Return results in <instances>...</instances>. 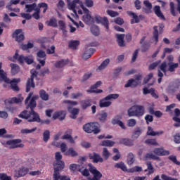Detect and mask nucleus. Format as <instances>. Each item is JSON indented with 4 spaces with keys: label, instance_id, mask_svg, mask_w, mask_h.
<instances>
[{
    "label": "nucleus",
    "instance_id": "obj_8",
    "mask_svg": "<svg viewBox=\"0 0 180 180\" xmlns=\"http://www.w3.org/2000/svg\"><path fill=\"white\" fill-rule=\"evenodd\" d=\"M32 75L29 78L26 83V92H30L32 88H34L36 85L34 84V77H37V71L34 70H31Z\"/></svg>",
    "mask_w": 180,
    "mask_h": 180
},
{
    "label": "nucleus",
    "instance_id": "obj_54",
    "mask_svg": "<svg viewBox=\"0 0 180 180\" xmlns=\"http://www.w3.org/2000/svg\"><path fill=\"white\" fill-rule=\"evenodd\" d=\"M37 130V127L32 128V129H22L20 131L22 134H29L30 133H33V131H36Z\"/></svg>",
    "mask_w": 180,
    "mask_h": 180
},
{
    "label": "nucleus",
    "instance_id": "obj_2",
    "mask_svg": "<svg viewBox=\"0 0 180 180\" xmlns=\"http://www.w3.org/2000/svg\"><path fill=\"white\" fill-rule=\"evenodd\" d=\"M129 117H133L136 116V117H141L146 113V108L143 105H134L131 106L127 110Z\"/></svg>",
    "mask_w": 180,
    "mask_h": 180
},
{
    "label": "nucleus",
    "instance_id": "obj_60",
    "mask_svg": "<svg viewBox=\"0 0 180 180\" xmlns=\"http://www.w3.org/2000/svg\"><path fill=\"white\" fill-rule=\"evenodd\" d=\"M168 160H169L170 161H172L173 163L175 164L176 165H180V162L178 161V160L176 159V156L175 155L169 156Z\"/></svg>",
    "mask_w": 180,
    "mask_h": 180
},
{
    "label": "nucleus",
    "instance_id": "obj_3",
    "mask_svg": "<svg viewBox=\"0 0 180 180\" xmlns=\"http://www.w3.org/2000/svg\"><path fill=\"white\" fill-rule=\"evenodd\" d=\"M68 7L70 11H73L77 17H78L77 9H79V8H82V11L85 15L89 13V10H88V8L84 6V3L79 0H74L72 2L69 3Z\"/></svg>",
    "mask_w": 180,
    "mask_h": 180
},
{
    "label": "nucleus",
    "instance_id": "obj_22",
    "mask_svg": "<svg viewBox=\"0 0 180 180\" xmlns=\"http://www.w3.org/2000/svg\"><path fill=\"white\" fill-rule=\"evenodd\" d=\"M65 111L64 110H60L56 111L53 115V119L56 120V119H59V120H64L65 119Z\"/></svg>",
    "mask_w": 180,
    "mask_h": 180
},
{
    "label": "nucleus",
    "instance_id": "obj_51",
    "mask_svg": "<svg viewBox=\"0 0 180 180\" xmlns=\"http://www.w3.org/2000/svg\"><path fill=\"white\" fill-rule=\"evenodd\" d=\"M91 32L94 36H99V27L97 25L91 26Z\"/></svg>",
    "mask_w": 180,
    "mask_h": 180
},
{
    "label": "nucleus",
    "instance_id": "obj_33",
    "mask_svg": "<svg viewBox=\"0 0 180 180\" xmlns=\"http://www.w3.org/2000/svg\"><path fill=\"white\" fill-rule=\"evenodd\" d=\"M167 65V71H169V72H175V70L179 67V64L175 63H168Z\"/></svg>",
    "mask_w": 180,
    "mask_h": 180
},
{
    "label": "nucleus",
    "instance_id": "obj_47",
    "mask_svg": "<svg viewBox=\"0 0 180 180\" xmlns=\"http://www.w3.org/2000/svg\"><path fill=\"white\" fill-rule=\"evenodd\" d=\"M78 46H79V41H70L69 42V47L72 49V50H77Z\"/></svg>",
    "mask_w": 180,
    "mask_h": 180
},
{
    "label": "nucleus",
    "instance_id": "obj_12",
    "mask_svg": "<svg viewBox=\"0 0 180 180\" xmlns=\"http://www.w3.org/2000/svg\"><path fill=\"white\" fill-rule=\"evenodd\" d=\"M94 19L96 22V23H101L104 27H105L107 32L109 30V20H108L107 17L102 18L101 16L98 15V14H96L94 15Z\"/></svg>",
    "mask_w": 180,
    "mask_h": 180
},
{
    "label": "nucleus",
    "instance_id": "obj_14",
    "mask_svg": "<svg viewBox=\"0 0 180 180\" xmlns=\"http://www.w3.org/2000/svg\"><path fill=\"white\" fill-rule=\"evenodd\" d=\"M46 52L43 50H39L37 53V60L42 67L46 65Z\"/></svg>",
    "mask_w": 180,
    "mask_h": 180
},
{
    "label": "nucleus",
    "instance_id": "obj_49",
    "mask_svg": "<svg viewBox=\"0 0 180 180\" xmlns=\"http://www.w3.org/2000/svg\"><path fill=\"white\" fill-rule=\"evenodd\" d=\"M134 163V154L129 153L127 155L128 165H132Z\"/></svg>",
    "mask_w": 180,
    "mask_h": 180
},
{
    "label": "nucleus",
    "instance_id": "obj_5",
    "mask_svg": "<svg viewBox=\"0 0 180 180\" xmlns=\"http://www.w3.org/2000/svg\"><path fill=\"white\" fill-rule=\"evenodd\" d=\"M119 94H109L99 101L100 108H109L112 105V102L109 101L110 99H117Z\"/></svg>",
    "mask_w": 180,
    "mask_h": 180
},
{
    "label": "nucleus",
    "instance_id": "obj_48",
    "mask_svg": "<svg viewBox=\"0 0 180 180\" xmlns=\"http://www.w3.org/2000/svg\"><path fill=\"white\" fill-rule=\"evenodd\" d=\"M20 2V0H11L10 3L6 5V8L8 11H12V5H18Z\"/></svg>",
    "mask_w": 180,
    "mask_h": 180
},
{
    "label": "nucleus",
    "instance_id": "obj_6",
    "mask_svg": "<svg viewBox=\"0 0 180 180\" xmlns=\"http://www.w3.org/2000/svg\"><path fill=\"white\" fill-rule=\"evenodd\" d=\"M98 44L95 42H92L89 44V46H85L84 48V52L82 55L83 60H88V58H91L92 57V55L96 51L95 49L91 48V47H96Z\"/></svg>",
    "mask_w": 180,
    "mask_h": 180
},
{
    "label": "nucleus",
    "instance_id": "obj_58",
    "mask_svg": "<svg viewBox=\"0 0 180 180\" xmlns=\"http://www.w3.org/2000/svg\"><path fill=\"white\" fill-rule=\"evenodd\" d=\"M98 119L100 122L105 123V122H106V119H108V112H103L101 114H100Z\"/></svg>",
    "mask_w": 180,
    "mask_h": 180
},
{
    "label": "nucleus",
    "instance_id": "obj_62",
    "mask_svg": "<svg viewBox=\"0 0 180 180\" xmlns=\"http://www.w3.org/2000/svg\"><path fill=\"white\" fill-rule=\"evenodd\" d=\"M107 13L110 16V18H116V16H119V13L117 11H113L112 10H107Z\"/></svg>",
    "mask_w": 180,
    "mask_h": 180
},
{
    "label": "nucleus",
    "instance_id": "obj_50",
    "mask_svg": "<svg viewBox=\"0 0 180 180\" xmlns=\"http://www.w3.org/2000/svg\"><path fill=\"white\" fill-rule=\"evenodd\" d=\"M145 143L148 146H158L155 139H148L145 141Z\"/></svg>",
    "mask_w": 180,
    "mask_h": 180
},
{
    "label": "nucleus",
    "instance_id": "obj_53",
    "mask_svg": "<svg viewBox=\"0 0 180 180\" xmlns=\"http://www.w3.org/2000/svg\"><path fill=\"white\" fill-rule=\"evenodd\" d=\"M50 140V131L49 130H45L43 133V141L45 143H47Z\"/></svg>",
    "mask_w": 180,
    "mask_h": 180
},
{
    "label": "nucleus",
    "instance_id": "obj_11",
    "mask_svg": "<svg viewBox=\"0 0 180 180\" xmlns=\"http://www.w3.org/2000/svg\"><path fill=\"white\" fill-rule=\"evenodd\" d=\"M22 32L23 30L22 29H17L12 34L13 39H15L18 43H22L25 40V34Z\"/></svg>",
    "mask_w": 180,
    "mask_h": 180
},
{
    "label": "nucleus",
    "instance_id": "obj_45",
    "mask_svg": "<svg viewBox=\"0 0 180 180\" xmlns=\"http://www.w3.org/2000/svg\"><path fill=\"white\" fill-rule=\"evenodd\" d=\"M39 96L42 101H49V94L43 89L39 91Z\"/></svg>",
    "mask_w": 180,
    "mask_h": 180
},
{
    "label": "nucleus",
    "instance_id": "obj_15",
    "mask_svg": "<svg viewBox=\"0 0 180 180\" xmlns=\"http://www.w3.org/2000/svg\"><path fill=\"white\" fill-rule=\"evenodd\" d=\"M153 153L157 157H165L167 155H169V150H167L162 147L156 148L153 149Z\"/></svg>",
    "mask_w": 180,
    "mask_h": 180
},
{
    "label": "nucleus",
    "instance_id": "obj_1",
    "mask_svg": "<svg viewBox=\"0 0 180 180\" xmlns=\"http://www.w3.org/2000/svg\"><path fill=\"white\" fill-rule=\"evenodd\" d=\"M39 98L38 96H33L30 103L27 105V109H30V111L24 110L18 115V117L21 119H25L28 122V123H33L36 122L37 123H40L41 122V119L40 118V115L34 111V108L37 106V103H36V100Z\"/></svg>",
    "mask_w": 180,
    "mask_h": 180
},
{
    "label": "nucleus",
    "instance_id": "obj_64",
    "mask_svg": "<svg viewBox=\"0 0 180 180\" xmlns=\"http://www.w3.org/2000/svg\"><path fill=\"white\" fill-rule=\"evenodd\" d=\"M0 179L1 180H12V177H11V176H8L5 173H0Z\"/></svg>",
    "mask_w": 180,
    "mask_h": 180
},
{
    "label": "nucleus",
    "instance_id": "obj_4",
    "mask_svg": "<svg viewBox=\"0 0 180 180\" xmlns=\"http://www.w3.org/2000/svg\"><path fill=\"white\" fill-rule=\"evenodd\" d=\"M83 130H84L86 133H94V134L101 133V129H99V123L98 122H89L85 124L83 126Z\"/></svg>",
    "mask_w": 180,
    "mask_h": 180
},
{
    "label": "nucleus",
    "instance_id": "obj_61",
    "mask_svg": "<svg viewBox=\"0 0 180 180\" xmlns=\"http://www.w3.org/2000/svg\"><path fill=\"white\" fill-rule=\"evenodd\" d=\"M32 16L34 19H36V20H39V19H40V9L39 8H36L35 12Z\"/></svg>",
    "mask_w": 180,
    "mask_h": 180
},
{
    "label": "nucleus",
    "instance_id": "obj_9",
    "mask_svg": "<svg viewBox=\"0 0 180 180\" xmlns=\"http://www.w3.org/2000/svg\"><path fill=\"white\" fill-rule=\"evenodd\" d=\"M140 81H141V75H137L135 76V79H130L127 81L124 85V88H136Z\"/></svg>",
    "mask_w": 180,
    "mask_h": 180
},
{
    "label": "nucleus",
    "instance_id": "obj_10",
    "mask_svg": "<svg viewBox=\"0 0 180 180\" xmlns=\"http://www.w3.org/2000/svg\"><path fill=\"white\" fill-rule=\"evenodd\" d=\"M22 143V139H13L10 141H7L6 144L7 146H9V148L13 149V148H23L25 147V145Z\"/></svg>",
    "mask_w": 180,
    "mask_h": 180
},
{
    "label": "nucleus",
    "instance_id": "obj_20",
    "mask_svg": "<svg viewBox=\"0 0 180 180\" xmlns=\"http://www.w3.org/2000/svg\"><path fill=\"white\" fill-rule=\"evenodd\" d=\"M119 143L120 144H123L127 147H131L134 146V141H133V139L129 138H121L119 139Z\"/></svg>",
    "mask_w": 180,
    "mask_h": 180
},
{
    "label": "nucleus",
    "instance_id": "obj_35",
    "mask_svg": "<svg viewBox=\"0 0 180 180\" xmlns=\"http://www.w3.org/2000/svg\"><path fill=\"white\" fill-rule=\"evenodd\" d=\"M53 166H54V169L56 171L60 172V171H62V169H64L65 165L64 162L58 161V162H56V163L54 164Z\"/></svg>",
    "mask_w": 180,
    "mask_h": 180
},
{
    "label": "nucleus",
    "instance_id": "obj_59",
    "mask_svg": "<svg viewBox=\"0 0 180 180\" xmlns=\"http://www.w3.org/2000/svg\"><path fill=\"white\" fill-rule=\"evenodd\" d=\"M102 155L105 160H108L109 157H110V153H109V150H108V148H103Z\"/></svg>",
    "mask_w": 180,
    "mask_h": 180
},
{
    "label": "nucleus",
    "instance_id": "obj_13",
    "mask_svg": "<svg viewBox=\"0 0 180 180\" xmlns=\"http://www.w3.org/2000/svg\"><path fill=\"white\" fill-rule=\"evenodd\" d=\"M89 172L93 174V177L89 178V180H101V178H102V173L96 169L94 166H90Z\"/></svg>",
    "mask_w": 180,
    "mask_h": 180
},
{
    "label": "nucleus",
    "instance_id": "obj_32",
    "mask_svg": "<svg viewBox=\"0 0 180 180\" xmlns=\"http://www.w3.org/2000/svg\"><path fill=\"white\" fill-rule=\"evenodd\" d=\"M146 160H153L155 161H161V158L153 154L152 153H148L145 155Z\"/></svg>",
    "mask_w": 180,
    "mask_h": 180
},
{
    "label": "nucleus",
    "instance_id": "obj_26",
    "mask_svg": "<svg viewBox=\"0 0 180 180\" xmlns=\"http://www.w3.org/2000/svg\"><path fill=\"white\" fill-rule=\"evenodd\" d=\"M146 37L143 36L141 40H140V44H143L142 45V53H146V51H147V50H148V49H150V43L148 42H144V41L146 40Z\"/></svg>",
    "mask_w": 180,
    "mask_h": 180
},
{
    "label": "nucleus",
    "instance_id": "obj_34",
    "mask_svg": "<svg viewBox=\"0 0 180 180\" xmlns=\"http://www.w3.org/2000/svg\"><path fill=\"white\" fill-rule=\"evenodd\" d=\"M160 134H164V131H154L151 127H148L147 135L148 136H160Z\"/></svg>",
    "mask_w": 180,
    "mask_h": 180
},
{
    "label": "nucleus",
    "instance_id": "obj_37",
    "mask_svg": "<svg viewBox=\"0 0 180 180\" xmlns=\"http://www.w3.org/2000/svg\"><path fill=\"white\" fill-rule=\"evenodd\" d=\"M68 110L71 113V119H77V115L79 113V109L73 108L72 110H71V107H68Z\"/></svg>",
    "mask_w": 180,
    "mask_h": 180
},
{
    "label": "nucleus",
    "instance_id": "obj_36",
    "mask_svg": "<svg viewBox=\"0 0 180 180\" xmlns=\"http://www.w3.org/2000/svg\"><path fill=\"white\" fill-rule=\"evenodd\" d=\"M64 155H68V157H77L78 153H77L73 148H70L65 152Z\"/></svg>",
    "mask_w": 180,
    "mask_h": 180
},
{
    "label": "nucleus",
    "instance_id": "obj_52",
    "mask_svg": "<svg viewBox=\"0 0 180 180\" xmlns=\"http://www.w3.org/2000/svg\"><path fill=\"white\" fill-rule=\"evenodd\" d=\"M110 63V60L109 58L105 59L104 61L102 62L101 65L98 66V70H105L108 65Z\"/></svg>",
    "mask_w": 180,
    "mask_h": 180
},
{
    "label": "nucleus",
    "instance_id": "obj_57",
    "mask_svg": "<svg viewBox=\"0 0 180 180\" xmlns=\"http://www.w3.org/2000/svg\"><path fill=\"white\" fill-rule=\"evenodd\" d=\"M170 13L172 16H176V12L175 11V4L174 2H170Z\"/></svg>",
    "mask_w": 180,
    "mask_h": 180
},
{
    "label": "nucleus",
    "instance_id": "obj_56",
    "mask_svg": "<svg viewBox=\"0 0 180 180\" xmlns=\"http://www.w3.org/2000/svg\"><path fill=\"white\" fill-rule=\"evenodd\" d=\"M34 45L32 43L28 42L27 44H21L20 48L22 50H29V49H33Z\"/></svg>",
    "mask_w": 180,
    "mask_h": 180
},
{
    "label": "nucleus",
    "instance_id": "obj_30",
    "mask_svg": "<svg viewBox=\"0 0 180 180\" xmlns=\"http://www.w3.org/2000/svg\"><path fill=\"white\" fill-rule=\"evenodd\" d=\"M10 67L11 68V72L12 75H16L20 71V67L18 64L11 63Z\"/></svg>",
    "mask_w": 180,
    "mask_h": 180
},
{
    "label": "nucleus",
    "instance_id": "obj_16",
    "mask_svg": "<svg viewBox=\"0 0 180 180\" xmlns=\"http://www.w3.org/2000/svg\"><path fill=\"white\" fill-rule=\"evenodd\" d=\"M101 85H102V82L98 81L94 85L91 86L90 89L87 90V92L89 94H102L103 91L102 89H98Z\"/></svg>",
    "mask_w": 180,
    "mask_h": 180
},
{
    "label": "nucleus",
    "instance_id": "obj_40",
    "mask_svg": "<svg viewBox=\"0 0 180 180\" xmlns=\"http://www.w3.org/2000/svg\"><path fill=\"white\" fill-rule=\"evenodd\" d=\"M147 169L144 170V172H148V175H151V174H154V167H153V163L151 162H146Z\"/></svg>",
    "mask_w": 180,
    "mask_h": 180
},
{
    "label": "nucleus",
    "instance_id": "obj_38",
    "mask_svg": "<svg viewBox=\"0 0 180 180\" xmlns=\"http://www.w3.org/2000/svg\"><path fill=\"white\" fill-rule=\"evenodd\" d=\"M67 64H68V60L62 59L55 63V67L56 68H63V67L67 65Z\"/></svg>",
    "mask_w": 180,
    "mask_h": 180
},
{
    "label": "nucleus",
    "instance_id": "obj_27",
    "mask_svg": "<svg viewBox=\"0 0 180 180\" xmlns=\"http://www.w3.org/2000/svg\"><path fill=\"white\" fill-rule=\"evenodd\" d=\"M117 41L120 47H124V34H116Z\"/></svg>",
    "mask_w": 180,
    "mask_h": 180
},
{
    "label": "nucleus",
    "instance_id": "obj_19",
    "mask_svg": "<svg viewBox=\"0 0 180 180\" xmlns=\"http://www.w3.org/2000/svg\"><path fill=\"white\" fill-rule=\"evenodd\" d=\"M20 81V79H13L11 81L9 80V82H6V84H11V88L12 90H13L15 92H18L19 91V86H18V84H19V82Z\"/></svg>",
    "mask_w": 180,
    "mask_h": 180
},
{
    "label": "nucleus",
    "instance_id": "obj_29",
    "mask_svg": "<svg viewBox=\"0 0 180 180\" xmlns=\"http://www.w3.org/2000/svg\"><path fill=\"white\" fill-rule=\"evenodd\" d=\"M0 79L4 82H9V78L6 77V72L2 70V63H0Z\"/></svg>",
    "mask_w": 180,
    "mask_h": 180
},
{
    "label": "nucleus",
    "instance_id": "obj_55",
    "mask_svg": "<svg viewBox=\"0 0 180 180\" xmlns=\"http://www.w3.org/2000/svg\"><path fill=\"white\" fill-rule=\"evenodd\" d=\"M63 103H65L66 105H68V108H70V106H77V105H78V102L72 101L70 100H64L63 101Z\"/></svg>",
    "mask_w": 180,
    "mask_h": 180
},
{
    "label": "nucleus",
    "instance_id": "obj_44",
    "mask_svg": "<svg viewBox=\"0 0 180 180\" xmlns=\"http://www.w3.org/2000/svg\"><path fill=\"white\" fill-rule=\"evenodd\" d=\"M115 168H119L120 169H122V171H124V172H126V171H127V167H126V165H124V162H123L115 164Z\"/></svg>",
    "mask_w": 180,
    "mask_h": 180
},
{
    "label": "nucleus",
    "instance_id": "obj_25",
    "mask_svg": "<svg viewBox=\"0 0 180 180\" xmlns=\"http://www.w3.org/2000/svg\"><path fill=\"white\" fill-rule=\"evenodd\" d=\"M154 13L155 15L159 18V19L161 20H165V16L164 14H162V12L161 11V7H160V6H155L154 7Z\"/></svg>",
    "mask_w": 180,
    "mask_h": 180
},
{
    "label": "nucleus",
    "instance_id": "obj_42",
    "mask_svg": "<svg viewBox=\"0 0 180 180\" xmlns=\"http://www.w3.org/2000/svg\"><path fill=\"white\" fill-rule=\"evenodd\" d=\"M46 24L51 27H58V24H57V19L55 18H50V20L46 22Z\"/></svg>",
    "mask_w": 180,
    "mask_h": 180
},
{
    "label": "nucleus",
    "instance_id": "obj_18",
    "mask_svg": "<svg viewBox=\"0 0 180 180\" xmlns=\"http://www.w3.org/2000/svg\"><path fill=\"white\" fill-rule=\"evenodd\" d=\"M89 160H92L94 164H98V162H103V158L101 157V155L96 153L89 154Z\"/></svg>",
    "mask_w": 180,
    "mask_h": 180
},
{
    "label": "nucleus",
    "instance_id": "obj_46",
    "mask_svg": "<svg viewBox=\"0 0 180 180\" xmlns=\"http://www.w3.org/2000/svg\"><path fill=\"white\" fill-rule=\"evenodd\" d=\"M83 20L85 23L89 24L91 22H94V18L89 15V13L83 15Z\"/></svg>",
    "mask_w": 180,
    "mask_h": 180
},
{
    "label": "nucleus",
    "instance_id": "obj_28",
    "mask_svg": "<svg viewBox=\"0 0 180 180\" xmlns=\"http://www.w3.org/2000/svg\"><path fill=\"white\" fill-rule=\"evenodd\" d=\"M38 8L39 7H37V4L36 3L25 5V12H27V13H30L31 12H33V11H36V9Z\"/></svg>",
    "mask_w": 180,
    "mask_h": 180
},
{
    "label": "nucleus",
    "instance_id": "obj_41",
    "mask_svg": "<svg viewBox=\"0 0 180 180\" xmlns=\"http://www.w3.org/2000/svg\"><path fill=\"white\" fill-rule=\"evenodd\" d=\"M141 129L140 127L136 128L132 134L131 139H133V140H137V139L141 136Z\"/></svg>",
    "mask_w": 180,
    "mask_h": 180
},
{
    "label": "nucleus",
    "instance_id": "obj_31",
    "mask_svg": "<svg viewBox=\"0 0 180 180\" xmlns=\"http://www.w3.org/2000/svg\"><path fill=\"white\" fill-rule=\"evenodd\" d=\"M22 101L23 98L13 97L8 100H5V103H6L7 102L8 103H10V105H12L13 103H22Z\"/></svg>",
    "mask_w": 180,
    "mask_h": 180
},
{
    "label": "nucleus",
    "instance_id": "obj_23",
    "mask_svg": "<svg viewBox=\"0 0 180 180\" xmlns=\"http://www.w3.org/2000/svg\"><path fill=\"white\" fill-rule=\"evenodd\" d=\"M128 16L132 18L131 20V25H134V23H140V20L139 19V15L136 14V13H133V11H127Z\"/></svg>",
    "mask_w": 180,
    "mask_h": 180
},
{
    "label": "nucleus",
    "instance_id": "obj_17",
    "mask_svg": "<svg viewBox=\"0 0 180 180\" xmlns=\"http://www.w3.org/2000/svg\"><path fill=\"white\" fill-rule=\"evenodd\" d=\"M61 139L62 140H68L71 144H74V143H75L74 138H72V129L67 130L65 132L64 135L62 136Z\"/></svg>",
    "mask_w": 180,
    "mask_h": 180
},
{
    "label": "nucleus",
    "instance_id": "obj_39",
    "mask_svg": "<svg viewBox=\"0 0 180 180\" xmlns=\"http://www.w3.org/2000/svg\"><path fill=\"white\" fill-rule=\"evenodd\" d=\"M58 23L59 29L62 30L63 34H67V26L65 25V22L60 20L58 22Z\"/></svg>",
    "mask_w": 180,
    "mask_h": 180
},
{
    "label": "nucleus",
    "instance_id": "obj_43",
    "mask_svg": "<svg viewBox=\"0 0 180 180\" xmlns=\"http://www.w3.org/2000/svg\"><path fill=\"white\" fill-rule=\"evenodd\" d=\"M101 146H102V147H113V146H115V141L109 140L103 141Z\"/></svg>",
    "mask_w": 180,
    "mask_h": 180
},
{
    "label": "nucleus",
    "instance_id": "obj_21",
    "mask_svg": "<svg viewBox=\"0 0 180 180\" xmlns=\"http://www.w3.org/2000/svg\"><path fill=\"white\" fill-rule=\"evenodd\" d=\"M80 106L83 110H86L90 106H92V100L91 98H85L80 101Z\"/></svg>",
    "mask_w": 180,
    "mask_h": 180
},
{
    "label": "nucleus",
    "instance_id": "obj_24",
    "mask_svg": "<svg viewBox=\"0 0 180 180\" xmlns=\"http://www.w3.org/2000/svg\"><path fill=\"white\" fill-rule=\"evenodd\" d=\"M27 174H29V168L22 167L17 171L15 176H17V178H20L22 176H25V175H27Z\"/></svg>",
    "mask_w": 180,
    "mask_h": 180
},
{
    "label": "nucleus",
    "instance_id": "obj_63",
    "mask_svg": "<svg viewBox=\"0 0 180 180\" xmlns=\"http://www.w3.org/2000/svg\"><path fill=\"white\" fill-rule=\"evenodd\" d=\"M172 120L176 122V123L173 124L174 127H180V118L179 117H173Z\"/></svg>",
    "mask_w": 180,
    "mask_h": 180
},
{
    "label": "nucleus",
    "instance_id": "obj_7",
    "mask_svg": "<svg viewBox=\"0 0 180 180\" xmlns=\"http://www.w3.org/2000/svg\"><path fill=\"white\" fill-rule=\"evenodd\" d=\"M158 27H159V32H158ZM164 27L165 26L164 25V23L159 24V26H154L153 27V39H155V44H157L158 43V39L160 37L159 34H162L164 32Z\"/></svg>",
    "mask_w": 180,
    "mask_h": 180
}]
</instances>
